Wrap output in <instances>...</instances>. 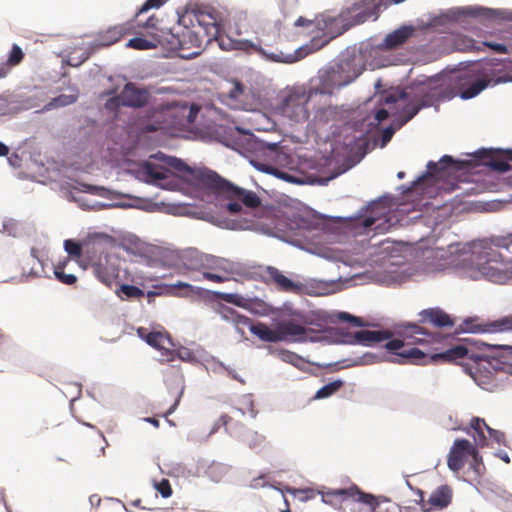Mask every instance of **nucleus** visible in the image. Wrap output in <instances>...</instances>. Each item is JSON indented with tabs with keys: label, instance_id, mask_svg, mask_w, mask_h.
<instances>
[{
	"label": "nucleus",
	"instance_id": "f257e3e1",
	"mask_svg": "<svg viewBox=\"0 0 512 512\" xmlns=\"http://www.w3.org/2000/svg\"><path fill=\"white\" fill-rule=\"evenodd\" d=\"M478 272L486 279L504 283L512 277V233L482 239L473 247Z\"/></svg>",
	"mask_w": 512,
	"mask_h": 512
},
{
	"label": "nucleus",
	"instance_id": "f03ea898",
	"mask_svg": "<svg viewBox=\"0 0 512 512\" xmlns=\"http://www.w3.org/2000/svg\"><path fill=\"white\" fill-rule=\"evenodd\" d=\"M199 108L183 100H163L153 103L140 120L144 132L178 129L195 121Z\"/></svg>",
	"mask_w": 512,
	"mask_h": 512
},
{
	"label": "nucleus",
	"instance_id": "7ed1b4c3",
	"mask_svg": "<svg viewBox=\"0 0 512 512\" xmlns=\"http://www.w3.org/2000/svg\"><path fill=\"white\" fill-rule=\"evenodd\" d=\"M198 178L205 188L216 195L237 200L227 204V210L231 214H237L242 210L241 203L247 208H257L261 204V200L255 192L235 186L212 170L199 172Z\"/></svg>",
	"mask_w": 512,
	"mask_h": 512
},
{
	"label": "nucleus",
	"instance_id": "20e7f679",
	"mask_svg": "<svg viewBox=\"0 0 512 512\" xmlns=\"http://www.w3.org/2000/svg\"><path fill=\"white\" fill-rule=\"evenodd\" d=\"M315 91L304 86L286 88L279 95L276 112L294 122H305L310 112L308 103Z\"/></svg>",
	"mask_w": 512,
	"mask_h": 512
},
{
	"label": "nucleus",
	"instance_id": "39448f33",
	"mask_svg": "<svg viewBox=\"0 0 512 512\" xmlns=\"http://www.w3.org/2000/svg\"><path fill=\"white\" fill-rule=\"evenodd\" d=\"M423 336L430 337L431 335L426 332L424 328L418 325H412L407 331L404 340L392 339L385 344V347L395 356L402 359V361L395 360L396 362H409L414 364L424 363V359H426L425 353L420 349L411 346L414 344L428 343L429 340H426Z\"/></svg>",
	"mask_w": 512,
	"mask_h": 512
},
{
	"label": "nucleus",
	"instance_id": "423d86ee",
	"mask_svg": "<svg viewBox=\"0 0 512 512\" xmlns=\"http://www.w3.org/2000/svg\"><path fill=\"white\" fill-rule=\"evenodd\" d=\"M322 501L339 510L353 503L367 506V512H381L378 497L361 491L357 485L352 484L347 488L327 489L320 492Z\"/></svg>",
	"mask_w": 512,
	"mask_h": 512
},
{
	"label": "nucleus",
	"instance_id": "0eeeda50",
	"mask_svg": "<svg viewBox=\"0 0 512 512\" xmlns=\"http://www.w3.org/2000/svg\"><path fill=\"white\" fill-rule=\"evenodd\" d=\"M151 158H155L161 161L164 165L156 164L150 160L145 161L143 163L140 173L143 175L147 183L156 184L161 180L167 179L170 174V170L168 169V167L173 168L177 172L182 173L184 175H191L200 182L198 178V173L201 172V170H193L181 159L172 156H167L161 152H158ZM206 170L207 169H202V171Z\"/></svg>",
	"mask_w": 512,
	"mask_h": 512
},
{
	"label": "nucleus",
	"instance_id": "6e6552de",
	"mask_svg": "<svg viewBox=\"0 0 512 512\" xmlns=\"http://www.w3.org/2000/svg\"><path fill=\"white\" fill-rule=\"evenodd\" d=\"M486 76L485 71L476 66L455 74L450 78L448 97L460 96L467 100L477 96L491 82V79H487Z\"/></svg>",
	"mask_w": 512,
	"mask_h": 512
},
{
	"label": "nucleus",
	"instance_id": "1a4fd4ad",
	"mask_svg": "<svg viewBox=\"0 0 512 512\" xmlns=\"http://www.w3.org/2000/svg\"><path fill=\"white\" fill-rule=\"evenodd\" d=\"M356 78L352 73V64L349 61H341L328 69L322 76L320 85L316 88L315 94L331 95L336 88L348 85Z\"/></svg>",
	"mask_w": 512,
	"mask_h": 512
},
{
	"label": "nucleus",
	"instance_id": "9d476101",
	"mask_svg": "<svg viewBox=\"0 0 512 512\" xmlns=\"http://www.w3.org/2000/svg\"><path fill=\"white\" fill-rule=\"evenodd\" d=\"M474 365L470 368V375L475 382L486 390L496 386V376L504 370L497 358H489L476 354Z\"/></svg>",
	"mask_w": 512,
	"mask_h": 512
},
{
	"label": "nucleus",
	"instance_id": "9b49d317",
	"mask_svg": "<svg viewBox=\"0 0 512 512\" xmlns=\"http://www.w3.org/2000/svg\"><path fill=\"white\" fill-rule=\"evenodd\" d=\"M466 331L480 334L512 333V314L504 315L494 320H484L479 317L468 318L464 321Z\"/></svg>",
	"mask_w": 512,
	"mask_h": 512
},
{
	"label": "nucleus",
	"instance_id": "f8f14e48",
	"mask_svg": "<svg viewBox=\"0 0 512 512\" xmlns=\"http://www.w3.org/2000/svg\"><path fill=\"white\" fill-rule=\"evenodd\" d=\"M150 94L145 88H138L134 83H127L121 93L110 99L108 104L126 107L141 108L148 103Z\"/></svg>",
	"mask_w": 512,
	"mask_h": 512
},
{
	"label": "nucleus",
	"instance_id": "ddd939ff",
	"mask_svg": "<svg viewBox=\"0 0 512 512\" xmlns=\"http://www.w3.org/2000/svg\"><path fill=\"white\" fill-rule=\"evenodd\" d=\"M234 48L243 51L253 50L271 61L289 64L297 62L303 57L300 49L295 50L294 53H284L282 51L274 52L269 49H264L260 45L254 44L249 40L236 42Z\"/></svg>",
	"mask_w": 512,
	"mask_h": 512
},
{
	"label": "nucleus",
	"instance_id": "4468645a",
	"mask_svg": "<svg viewBox=\"0 0 512 512\" xmlns=\"http://www.w3.org/2000/svg\"><path fill=\"white\" fill-rule=\"evenodd\" d=\"M472 454L476 455V447L467 439H456L449 451L447 465L453 472H459L465 460Z\"/></svg>",
	"mask_w": 512,
	"mask_h": 512
},
{
	"label": "nucleus",
	"instance_id": "2eb2a0df",
	"mask_svg": "<svg viewBox=\"0 0 512 512\" xmlns=\"http://www.w3.org/2000/svg\"><path fill=\"white\" fill-rule=\"evenodd\" d=\"M137 333L140 338L144 339L146 343L153 348L161 351L162 356L166 361H173L175 353L170 346L172 345L171 338L168 334L159 331L147 332L143 327L138 328Z\"/></svg>",
	"mask_w": 512,
	"mask_h": 512
},
{
	"label": "nucleus",
	"instance_id": "dca6fc26",
	"mask_svg": "<svg viewBox=\"0 0 512 512\" xmlns=\"http://www.w3.org/2000/svg\"><path fill=\"white\" fill-rule=\"evenodd\" d=\"M370 214L362 221L364 228L374 226L376 233H385L392 227L391 219L388 217L386 208L382 203H373L369 207Z\"/></svg>",
	"mask_w": 512,
	"mask_h": 512
},
{
	"label": "nucleus",
	"instance_id": "f3484780",
	"mask_svg": "<svg viewBox=\"0 0 512 512\" xmlns=\"http://www.w3.org/2000/svg\"><path fill=\"white\" fill-rule=\"evenodd\" d=\"M471 167L469 161L454 160L449 155H444L439 162L430 161L427 164V172L433 177H443L446 172H458L468 170Z\"/></svg>",
	"mask_w": 512,
	"mask_h": 512
},
{
	"label": "nucleus",
	"instance_id": "a211bd4d",
	"mask_svg": "<svg viewBox=\"0 0 512 512\" xmlns=\"http://www.w3.org/2000/svg\"><path fill=\"white\" fill-rule=\"evenodd\" d=\"M471 343L465 339L463 343L452 346L444 352L434 354L430 357L433 361H442L446 363H458L460 360H472L476 354L470 347Z\"/></svg>",
	"mask_w": 512,
	"mask_h": 512
},
{
	"label": "nucleus",
	"instance_id": "6ab92c4d",
	"mask_svg": "<svg viewBox=\"0 0 512 512\" xmlns=\"http://www.w3.org/2000/svg\"><path fill=\"white\" fill-rule=\"evenodd\" d=\"M264 282L274 285L278 290L283 292L298 293L301 285L286 277L279 269L268 266L263 275Z\"/></svg>",
	"mask_w": 512,
	"mask_h": 512
},
{
	"label": "nucleus",
	"instance_id": "aec40b11",
	"mask_svg": "<svg viewBox=\"0 0 512 512\" xmlns=\"http://www.w3.org/2000/svg\"><path fill=\"white\" fill-rule=\"evenodd\" d=\"M452 501V489L448 485L437 487L429 496L428 500L421 497V509L429 512L432 509L446 508Z\"/></svg>",
	"mask_w": 512,
	"mask_h": 512
},
{
	"label": "nucleus",
	"instance_id": "412c9836",
	"mask_svg": "<svg viewBox=\"0 0 512 512\" xmlns=\"http://www.w3.org/2000/svg\"><path fill=\"white\" fill-rule=\"evenodd\" d=\"M133 33V25L130 23H123L119 25H115L109 27L105 31L99 32L97 38L95 40L96 46L99 47H108L119 40H121L125 35Z\"/></svg>",
	"mask_w": 512,
	"mask_h": 512
},
{
	"label": "nucleus",
	"instance_id": "4be33fe9",
	"mask_svg": "<svg viewBox=\"0 0 512 512\" xmlns=\"http://www.w3.org/2000/svg\"><path fill=\"white\" fill-rule=\"evenodd\" d=\"M391 336L392 334L389 331L360 330L350 334L346 343L371 346L376 343L384 342L390 339Z\"/></svg>",
	"mask_w": 512,
	"mask_h": 512
},
{
	"label": "nucleus",
	"instance_id": "5701e85b",
	"mask_svg": "<svg viewBox=\"0 0 512 512\" xmlns=\"http://www.w3.org/2000/svg\"><path fill=\"white\" fill-rule=\"evenodd\" d=\"M235 320L239 324L248 325L249 331L264 342H280V337L277 336L276 328L271 329L262 322L251 323L249 318L238 314L236 315Z\"/></svg>",
	"mask_w": 512,
	"mask_h": 512
},
{
	"label": "nucleus",
	"instance_id": "b1692460",
	"mask_svg": "<svg viewBox=\"0 0 512 512\" xmlns=\"http://www.w3.org/2000/svg\"><path fill=\"white\" fill-rule=\"evenodd\" d=\"M277 336L281 341L303 340L306 336V328L293 320L280 321L276 324Z\"/></svg>",
	"mask_w": 512,
	"mask_h": 512
},
{
	"label": "nucleus",
	"instance_id": "393cba45",
	"mask_svg": "<svg viewBox=\"0 0 512 512\" xmlns=\"http://www.w3.org/2000/svg\"><path fill=\"white\" fill-rule=\"evenodd\" d=\"M488 425L485 420L479 417H473L470 422L469 428L464 431L473 437L474 443L477 447L483 448L488 445V439L486 433L488 431Z\"/></svg>",
	"mask_w": 512,
	"mask_h": 512
},
{
	"label": "nucleus",
	"instance_id": "a878e982",
	"mask_svg": "<svg viewBox=\"0 0 512 512\" xmlns=\"http://www.w3.org/2000/svg\"><path fill=\"white\" fill-rule=\"evenodd\" d=\"M381 5V0H361L359 3H355L353 10L358 13L356 14L357 22L362 23L367 19L373 17L374 19L378 18L379 8Z\"/></svg>",
	"mask_w": 512,
	"mask_h": 512
},
{
	"label": "nucleus",
	"instance_id": "bb28decb",
	"mask_svg": "<svg viewBox=\"0 0 512 512\" xmlns=\"http://www.w3.org/2000/svg\"><path fill=\"white\" fill-rule=\"evenodd\" d=\"M422 322H429L436 327H452L454 325L451 317L439 308H430L421 313Z\"/></svg>",
	"mask_w": 512,
	"mask_h": 512
},
{
	"label": "nucleus",
	"instance_id": "cd10ccee",
	"mask_svg": "<svg viewBox=\"0 0 512 512\" xmlns=\"http://www.w3.org/2000/svg\"><path fill=\"white\" fill-rule=\"evenodd\" d=\"M415 29L412 26H402L395 31L389 33L385 40L384 45L387 49H395L404 44L414 33Z\"/></svg>",
	"mask_w": 512,
	"mask_h": 512
},
{
	"label": "nucleus",
	"instance_id": "c85d7f7f",
	"mask_svg": "<svg viewBox=\"0 0 512 512\" xmlns=\"http://www.w3.org/2000/svg\"><path fill=\"white\" fill-rule=\"evenodd\" d=\"M162 45V39L158 33H149L147 37H134L126 46L136 50H150Z\"/></svg>",
	"mask_w": 512,
	"mask_h": 512
},
{
	"label": "nucleus",
	"instance_id": "c756f323",
	"mask_svg": "<svg viewBox=\"0 0 512 512\" xmlns=\"http://www.w3.org/2000/svg\"><path fill=\"white\" fill-rule=\"evenodd\" d=\"M204 261L205 266L203 272H224V274H230L232 272L231 263L224 258L207 255V257H204Z\"/></svg>",
	"mask_w": 512,
	"mask_h": 512
},
{
	"label": "nucleus",
	"instance_id": "7c9ffc66",
	"mask_svg": "<svg viewBox=\"0 0 512 512\" xmlns=\"http://www.w3.org/2000/svg\"><path fill=\"white\" fill-rule=\"evenodd\" d=\"M207 255L196 249H191L183 255V263L190 270L203 272L205 266L204 257H207Z\"/></svg>",
	"mask_w": 512,
	"mask_h": 512
},
{
	"label": "nucleus",
	"instance_id": "2f4dec72",
	"mask_svg": "<svg viewBox=\"0 0 512 512\" xmlns=\"http://www.w3.org/2000/svg\"><path fill=\"white\" fill-rule=\"evenodd\" d=\"M78 99V95H66L61 94L55 98H52L43 108L41 111H50L53 109H57L60 107L69 106L73 103H75Z\"/></svg>",
	"mask_w": 512,
	"mask_h": 512
},
{
	"label": "nucleus",
	"instance_id": "473e14b6",
	"mask_svg": "<svg viewBox=\"0 0 512 512\" xmlns=\"http://www.w3.org/2000/svg\"><path fill=\"white\" fill-rule=\"evenodd\" d=\"M69 262V258L62 262H58L54 266V275L56 279L66 285H73L77 282V277L74 274H67L65 273L64 269Z\"/></svg>",
	"mask_w": 512,
	"mask_h": 512
},
{
	"label": "nucleus",
	"instance_id": "72a5a7b5",
	"mask_svg": "<svg viewBox=\"0 0 512 512\" xmlns=\"http://www.w3.org/2000/svg\"><path fill=\"white\" fill-rule=\"evenodd\" d=\"M94 272L96 277L106 286L112 287L117 279V274L114 270H109L107 267L102 264H97L94 267Z\"/></svg>",
	"mask_w": 512,
	"mask_h": 512
},
{
	"label": "nucleus",
	"instance_id": "f704fd0d",
	"mask_svg": "<svg viewBox=\"0 0 512 512\" xmlns=\"http://www.w3.org/2000/svg\"><path fill=\"white\" fill-rule=\"evenodd\" d=\"M477 157L481 159L490 158V152L482 150L477 152ZM486 165L498 172H507L510 170V165L505 160L489 159L485 162Z\"/></svg>",
	"mask_w": 512,
	"mask_h": 512
},
{
	"label": "nucleus",
	"instance_id": "c9c22d12",
	"mask_svg": "<svg viewBox=\"0 0 512 512\" xmlns=\"http://www.w3.org/2000/svg\"><path fill=\"white\" fill-rule=\"evenodd\" d=\"M342 380H335L333 382H330L323 387H321L315 395V398L317 399H323L330 397L331 395L335 394L342 386H343Z\"/></svg>",
	"mask_w": 512,
	"mask_h": 512
},
{
	"label": "nucleus",
	"instance_id": "e433bc0d",
	"mask_svg": "<svg viewBox=\"0 0 512 512\" xmlns=\"http://www.w3.org/2000/svg\"><path fill=\"white\" fill-rule=\"evenodd\" d=\"M24 56L25 55L21 47L17 44H13L6 62L13 68L23 61Z\"/></svg>",
	"mask_w": 512,
	"mask_h": 512
},
{
	"label": "nucleus",
	"instance_id": "4c0bfd02",
	"mask_svg": "<svg viewBox=\"0 0 512 512\" xmlns=\"http://www.w3.org/2000/svg\"><path fill=\"white\" fill-rule=\"evenodd\" d=\"M117 293H122L126 298H141L144 291L134 285L122 284Z\"/></svg>",
	"mask_w": 512,
	"mask_h": 512
},
{
	"label": "nucleus",
	"instance_id": "58836bf2",
	"mask_svg": "<svg viewBox=\"0 0 512 512\" xmlns=\"http://www.w3.org/2000/svg\"><path fill=\"white\" fill-rule=\"evenodd\" d=\"M421 109L420 105L414 103H407L402 108V124L410 121Z\"/></svg>",
	"mask_w": 512,
	"mask_h": 512
},
{
	"label": "nucleus",
	"instance_id": "ea45409f",
	"mask_svg": "<svg viewBox=\"0 0 512 512\" xmlns=\"http://www.w3.org/2000/svg\"><path fill=\"white\" fill-rule=\"evenodd\" d=\"M470 467L473 469L475 475L477 477H481L485 473V466L482 460V457L479 455L478 450L476 449V455L472 454L471 456Z\"/></svg>",
	"mask_w": 512,
	"mask_h": 512
},
{
	"label": "nucleus",
	"instance_id": "a19ab883",
	"mask_svg": "<svg viewBox=\"0 0 512 512\" xmlns=\"http://www.w3.org/2000/svg\"><path fill=\"white\" fill-rule=\"evenodd\" d=\"M65 251L69 256L73 258H79L82 255V247L78 242L74 240L67 239L64 241Z\"/></svg>",
	"mask_w": 512,
	"mask_h": 512
},
{
	"label": "nucleus",
	"instance_id": "79ce46f5",
	"mask_svg": "<svg viewBox=\"0 0 512 512\" xmlns=\"http://www.w3.org/2000/svg\"><path fill=\"white\" fill-rule=\"evenodd\" d=\"M203 278L215 283H223L229 280V274H224V272H210L204 271L202 272Z\"/></svg>",
	"mask_w": 512,
	"mask_h": 512
},
{
	"label": "nucleus",
	"instance_id": "37998d69",
	"mask_svg": "<svg viewBox=\"0 0 512 512\" xmlns=\"http://www.w3.org/2000/svg\"><path fill=\"white\" fill-rule=\"evenodd\" d=\"M155 488L163 498H168L172 495V488L168 479H162L156 483Z\"/></svg>",
	"mask_w": 512,
	"mask_h": 512
},
{
	"label": "nucleus",
	"instance_id": "c03bdc74",
	"mask_svg": "<svg viewBox=\"0 0 512 512\" xmlns=\"http://www.w3.org/2000/svg\"><path fill=\"white\" fill-rule=\"evenodd\" d=\"M408 94L405 91L391 93L385 97V104L406 103Z\"/></svg>",
	"mask_w": 512,
	"mask_h": 512
},
{
	"label": "nucleus",
	"instance_id": "a18cd8bd",
	"mask_svg": "<svg viewBox=\"0 0 512 512\" xmlns=\"http://www.w3.org/2000/svg\"><path fill=\"white\" fill-rule=\"evenodd\" d=\"M488 10L481 8V7H465L462 8L459 12V14L463 16H472V17H479V16H485L487 14Z\"/></svg>",
	"mask_w": 512,
	"mask_h": 512
},
{
	"label": "nucleus",
	"instance_id": "49530a36",
	"mask_svg": "<svg viewBox=\"0 0 512 512\" xmlns=\"http://www.w3.org/2000/svg\"><path fill=\"white\" fill-rule=\"evenodd\" d=\"M167 0H146L145 3L139 9L137 15L147 12L152 8L161 7Z\"/></svg>",
	"mask_w": 512,
	"mask_h": 512
},
{
	"label": "nucleus",
	"instance_id": "de8ad7c7",
	"mask_svg": "<svg viewBox=\"0 0 512 512\" xmlns=\"http://www.w3.org/2000/svg\"><path fill=\"white\" fill-rule=\"evenodd\" d=\"M338 317L340 320L348 321V322L352 323L354 326L360 327V326L364 325L361 318L353 316L347 312L339 313Z\"/></svg>",
	"mask_w": 512,
	"mask_h": 512
},
{
	"label": "nucleus",
	"instance_id": "09e8293b",
	"mask_svg": "<svg viewBox=\"0 0 512 512\" xmlns=\"http://www.w3.org/2000/svg\"><path fill=\"white\" fill-rule=\"evenodd\" d=\"M243 93L244 86L240 82L236 81L234 82L232 89L229 91L228 96L232 100H238Z\"/></svg>",
	"mask_w": 512,
	"mask_h": 512
},
{
	"label": "nucleus",
	"instance_id": "8fccbe9b",
	"mask_svg": "<svg viewBox=\"0 0 512 512\" xmlns=\"http://www.w3.org/2000/svg\"><path fill=\"white\" fill-rule=\"evenodd\" d=\"M232 420V418L229 415H221L220 418L217 420V422L214 424L213 429L211 430V433L216 432L220 426H223L226 431H228V424Z\"/></svg>",
	"mask_w": 512,
	"mask_h": 512
},
{
	"label": "nucleus",
	"instance_id": "3c124183",
	"mask_svg": "<svg viewBox=\"0 0 512 512\" xmlns=\"http://www.w3.org/2000/svg\"><path fill=\"white\" fill-rule=\"evenodd\" d=\"M487 433L489 435V438L494 440L496 443H498V444L504 443L505 434L503 432L488 427Z\"/></svg>",
	"mask_w": 512,
	"mask_h": 512
},
{
	"label": "nucleus",
	"instance_id": "603ef678",
	"mask_svg": "<svg viewBox=\"0 0 512 512\" xmlns=\"http://www.w3.org/2000/svg\"><path fill=\"white\" fill-rule=\"evenodd\" d=\"M281 356L285 362L291 363L293 365H296L301 360L297 354L290 351L281 352Z\"/></svg>",
	"mask_w": 512,
	"mask_h": 512
},
{
	"label": "nucleus",
	"instance_id": "864d4df0",
	"mask_svg": "<svg viewBox=\"0 0 512 512\" xmlns=\"http://www.w3.org/2000/svg\"><path fill=\"white\" fill-rule=\"evenodd\" d=\"M483 44L486 47L492 49L493 51H495L497 53H506L507 52V47L505 44L496 43V42H488V41H485Z\"/></svg>",
	"mask_w": 512,
	"mask_h": 512
},
{
	"label": "nucleus",
	"instance_id": "5fc2aeb1",
	"mask_svg": "<svg viewBox=\"0 0 512 512\" xmlns=\"http://www.w3.org/2000/svg\"><path fill=\"white\" fill-rule=\"evenodd\" d=\"M264 441V437L258 435L256 432L251 435V439L249 441V446L251 448H255L257 445H260Z\"/></svg>",
	"mask_w": 512,
	"mask_h": 512
},
{
	"label": "nucleus",
	"instance_id": "6e6d98bb",
	"mask_svg": "<svg viewBox=\"0 0 512 512\" xmlns=\"http://www.w3.org/2000/svg\"><path fill=\"white\" fill-rule=\"evenodd\" d=\"M298 0H282L281 7L284 13H288L291 8H294Z\"/></svg>",
	"mask_w": 512,
	"mask_h": 512
},
{
	"label": "nucleus",
	"instance_id": "4d7b16f0",
	"mask_svg": "<svg viewBox=\"0 0 512 512\" xmlns=\"http://www.w3.org/2000/svg\"><path fill=\"white\" fill-rule=\"evenodd\" d=\"M12 67L5 61L0 63V79L5 78L11 71Z\"/></svg>",
	"mask_w": 512,
	"mask_h": 512
},
{
	"label": "nucleus",
	"instance_id": "13d9d810",
	"mask_svg": "<svg viewBox=\"0 0 512 512\" xmlns=\"http://www.w3.org/2000/svg\"><path fill=\"white\" fill-rule=\"evenodd\" d=\"M9 103L7 98L0 95V115H5L9 111Z\"/></svg>",
	"mask_w": 512,
	"mask_h": 512
},
{
	"label": "nucleus",
	"instance_id": "bf43d9fd",
	"mask_svg": "<svg viewBox=\"0 0 512 512\" xmlns=\"http://www.w3.org/2000/svg\"><path fill=\"white\" fill-rule=\"evenodd\" d=\"M394 132H395V129L393 127H387L386 129H384L383 135H382L384 144L387 143L388 141H390Z\"/></svg>",
	"mask_w": 512,
	"mask_h": 512
},
{
	"label": "nucleus",
	"instance_id": "052dcab7",
	"mask_svg": "<svg viewBox=\"0 0 512 512\" xmlns=\"http://www.w3.org/2000/svg\"><path fill=\"white\" fill-rule=\"evenodd\" d=\"M389 116V112L386 109H379L375 114V119L380 123L386 120Z\"/></svg>",
	"mask_w": 512,
	"mask_h": 512
},
{
	"label": "nucleus",
	"instance_id": "680f3d73",
	"mask_svg": "<svg viewBox=\"0 0 512 512\" xmlns=\"http://www.w3.org/2000/svg\"><path fill=\"white\" fill-rule=\"evenodd\" d=\"M312 24V20L300 16L294 23L296 27H308Z\"/></svg>",
	"mask_w": 512,
	"mask_h": 512
},
{
	"label": "nucleus",
	"instance_id": "e2e57ef3",
	"mask_svg": "<svg viewBox=\"0 0 512 512\" xmlns=\"http://www.w3.org/2000/svg\"><path fill=\"white\" fill-rule=\"evenodd\" d=\"M173 286L175 288L185 289L187 294L192 293L193 289H194L192 285L185 283V282H181V281L177 282Z\"/></svg>",
	"mask_w": 512,
	"mask_h": 512
},
{
	"label": "nucleus",
	"instance_id": "0e129e2a",
	"mask_svg": "<svg viewBox=\"0 0 512 512\" xmlns=\"http://www.w3.org/2000/svg\"><path fill=\"white\" fill-rule=\"evenodd\" d=\"M157 22L158 19L155 16H150L142 26L144 28H155Z\"/></svg>",
	"mask_w": 512,
	"mask_h": 512
},
{
	"label": "nucleus",
	"instance_id": "69168bd1",
	"mask_svg": "<svg viewBox=\"0 0 512 512\" xmlns=\"http://www.w3.org/2000/svg\"><path fill=\"white\" fill-rule=\"evenodd\" d=\"M236 297L237 296L235 294H221V298L229 303H236Z\"/></svg>",
	"mask_w": 512,
	"mask_h": 512
},
{
	"label": "nucleus",
	"instance_id": "338daca9",
	"mask_svg": "<svg viewBox=\"0 0 512 512\" xmlns=\"http://www.w3.org/2000/svg\"><path fill=\"white\" fill-rule=\"evenodd\" d=\"M223 313H224V317L228 318L229 316H231V317L234 316L236 314V311L232 308L224 307Z\"/></svg>",
	"mask_w": 512,
	"mask_h": 512
},
{
	"label": "nucleus",
	"instance_id": "774afa93",
	"mask_svg": "<svg viewBox=\"0 0 512 512\" xmlns=\"http://www.w3.org/2000/svg\"><path fill=\"white\" fill-rule=\"evenodd\" d=\"M9 153V148L2 142H0V156H6Z\"/></svg>",
	"mask_w": 512,
	"mask_h": 512
}]
</instances>
